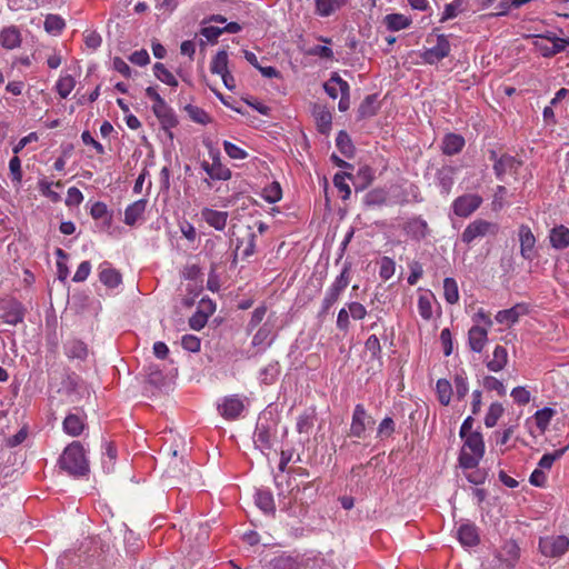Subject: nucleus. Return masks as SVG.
Masks as SVG:
<instances>
[{"label": "nucleus", "mask_w": 569, "mask_h": 569, "mask_svg": "<svg viewBox=\"0 0 569 569\" xmlns=\"http://www.w3.org/2000/svg\"><path fill=\"white\" fill-rule=\"evenodd\" d=\"M520 254L525 260L532 261L536 258V237L527 224H521L518 229Z\"/></svg>", "instance_id": "obj_15"}, {"label": "nucleus", "mask_w": 569, "mask_h": 569, "mask_svg": "<svg viewBox=\"0 0 569 569\" xmlns=\"http://www.w3.org/2000/svg\"><path fill=\"white\" fill-rule=\"evenodd\" d=\"M44 30L51 34L60 33L66 27L64 20L58 14H48L44 19Z\"/></svg>", "instance_id": "obj_60"}, {"label": "nucleus", "mask_w": 569, "mask_h": 569, "mask_svg": "<svg viewBox=\"0 0 569 569\" xmlns=\"http://www.w3.org/2000/svg\"><path fill=\"white\" fill-rule=\"evenodd\" d=\"M501 552L509 569H513L520 558L518 543L513 539L507 540L502 546Z\"/></svg>", "instance_id": "obj_41"}, {"label": "nucleus", "mask_w": 569, "mask_h": 569, "mask_svg": "<svg viewBox=\"0 0 569 569\" xmlns=\"http://www.w3.org/2000/svg\"><path fill=\"white\" fill-rule=\"evenodd\" d=\"M549 241L553 249L563 250L569 247V228L563 224L555 226L549 232Z\"/></svg>", "instance_id": "obj_32"}, {"label": "nucleus", "mask_w": 569, "mask_h": 569, "mask_svg": "<svg viewBox=\"0 0 569 569\" xmlns=\"http://www.w3.org/2000/svg\"><path fill=\"white\" fill-rule=\"evenodd\" d=\"M468 10L467 0H453L450 3L445 6L442 16L440 18V22H446L448 20L455 19L459 13H462Z\"/></svg>", "instance_id": "obj_42"}, {"label": "nucleus", "mask_w": 569, "mask_h": 569, "mask_svg": "<svg viewBox=\"0 0 569 569\" xmlns=\"http://www.w3.org/2000/svg\"><path fill=\"white\" fill-rule=\"evenodd\" d=\"M488 341V329L472 326L468 331V345L471 351L480 353Z\"/></svg>", "instance_id": "obj_22"}, {"label": "nucleus", "mask_w": 569, "mask_h": 569, "mask_svg": "<svg viewBox=\"0 0 569 569\" xmlns=\"http://www.w3.org/2000/svg\"><path fill=\"white\" fill-rule=\"evenodd\" d=\"M375 179V170L368 166H361L356 173L349 172V180L351 181L355 191H363L367 189Z\"/></svg>", "instance_id": "obj_18"}, {"label": "nucleus", "mask_w": 569, "mask_h": 569, "mask_svg": "<svg viewBox=\"0 0 569 569\" xmlns=\"http://www.w3.org/2000/svg\"><path fill=\"white\" fill-rule=\"evenodd\" d=\"M422 200L423 198L421 197L419 187L415 183H409V186L402 190L401 198L397 202L403 206L410 201L419 203L422 202Z\"/></svg>", "instance_id": "obj_52"}, {"label": "nucleus", "mask_w": 569, "mask_h": 569, "mask_svg": "<svg viewBox=\"0 0 569 569\" xmlns=\"http://www.w3.org/2000/svg\"><path fill=\"white\" fill-rule=\"evenodd\" d=\"M277 432L278 422L272 417V413H261L258 417L252 436L254 448L260 450L261 453H263L264 456H267L269 451L273 448V443L277 438Z\"/></svg>", "instance_id": "obj_3"}, {"label": "nucleus", "mask_w": 569, "mask_h": 569, "mask_svg": "<svg viewBox=\"0 0 569 569\" xmlns=\"http://www.w3.org/2000/svg\"><path fill=\"white\" fill-rule=\"evenodd\" d=\"M438 400L442 406H448L452 396V386L449 380L441 378L436 383Z\"/></svg>", "instance_id": "obj_47"}, {"label": "nucleus", "mask_w": 569, "mask_h": 569, "mask_svg": "<svg viewBox=\"0 0 569 569\" xmlns=\"http://www.w3.org/2000/svg\"><path fill=\"white\" fill-rule=\"evenodd\" d=\"M271 335H272V325L264 322L254 333L251 345L253 347H259V346L263 345L269 339V341L267 342V346L263 348V350H264L267 347H270L274 340V336L271 337Z\"/></svg>", "instance_id": "obj_44"}, {"label": "nucleus", "mask_w": 569, "mask_h": 569, "mask_svg": "<svg viewBox=\"0 0 569 569\" xmlns=\"http://www.w3.org/2000/svg\"><path fill=\"white\" fill-rule=\"evenodd\" d=\"M282 197V190L279 182L273 181L262 190V198L269 203L278 202Z\"/></svg>", "instance_id": "obj_63"}, {"label": "nucleus", "mask_w": 569, "mask_h": 569, "mask_svg": "<svg viewBox=\"0 0 569 569\" xmlns=\"http://www.w3.org/2000/svg\"><path fill=\"white\" fill-rule=\"evenodd\" d=\"M555 415H556L555 409H552L550 407H543L542 409H539L535 412L533 418H535L538 429L541 432H545L547 430V428Z\"/></svg>", "instance_id": "obj_48"}, {"label": "nucleus", "mask_w": 569, "mask_h": 569, "mask_svg": "<svg viewBox=\"0 0 569 569\" xmlns=\"http://www.w3.org/2000/svg\"><path fill=\"white\" fill-rule=\"evenodd\" d=\"M395 270L396 263L392 258L385 256L380 259L379 276L382 280H389L395 274Z\"/></svg>", "instance_id": "obj_64"}, {"label": "nucleus", "mask_w": 569, "mask_h": 569, "mask_svg": "<svg viewBox=\"0 0 569 569\" xmlns=\"http://www.w3.org/2000/svg\"><path fill=\"white\" fill-rule=\"evenodd\" d=\"M351 267L352 264L350 261H346L343 263L340 274L336 277L335 281L327 290V293L335 297L336 299H339L340 295L350 283Z\"/></svg>", "instance_id": "obj_20"}, {"label": "nucleus", "mask_w": 569, "mask_h": 569, "mask_svg": "<svg viewBox=\"0 0 569 569\" xmlns=\"http://www.w3.org/2000/svg\"><path fill=\"white\" fill-rule=\"evenodd\" d=\"M379 109L378 93L368 94L358 107L357 119L363 120L371 118L378 113Z\"/></svg>", "instance_id": "obj_31"}, {"label": "nucleus", "mask_w": 569, "mask_h": 569, "mask_svg": "<svg viewBox=\"0 0 569 569\" xmlns=\"http://www.w3.org/2000/svg\"><path fill=\"white\" fill-rule=\"evenodd\" d=\"M99 280L108 288L114 289L122 282L121 273L104 261L100 264Z\"/></svg>", "instance_id": "obj_29"}, {"label": "nucleus", "mask_w": 569, "mask_h": 569, "mask_svg": "<svg viewBox=\"0 0 569 569\" xmlns=\"http://www.w3.org/2000/svg\"><path fill=\"white\" fill-rule=\"evenodd\" d=\"M375 419L367 411L362 403H357L353 408L349 436L358 439L366 437V431L372 429Z\"/></svg>", "instance_id": "obj_4"}, {"label": "nucleus", "mask_w": 569, "mask_h": 569, "mask_svg": "<svg viewBox=\"0 0 569 569\" xmlns=\"http://www.w3.org/2000/svg\"><path fill=\"white\" fill-rule=\"evenodd\" d=\"M521 166L522 160L509 153H502L500 154L499 160H497V163L492 164V169L496 178L503 181L507 173L517 176Z\"/></svg>", "instance_id": "obj_12"}, {"label": "nucleus", "mask_w": 569, "mask_h": 569, "mask_svg": "<svg viewBox=\"0 0 569 569\" xmlns=\"http://www.w3.org/2000/svg\"><path fill=\"white\" fill-rule=\"evenodd\" d=\"M450 42L446 34L437 36V43L421 53L422 60L428 64H436L450 54Z\"/></svg>", "instance_id": "obj_10"}, {"label": "nucleus", "mask_w": 569, "mask_h": 569, "mask_svg": "<svg viewBox=\"0 0 569 569\" xmlns=\"http://www.w3.org/2000/svg\"><path fill=\"white\" fill-rule=\"evenodd\" d=\"M228 217L227 211H218L207 207L201 210L202 220L217 231H222L226 228Z\"/></svg>", "instance_id": "obj_24"}, {"label": "nucleus", "mask_w": 569, "mask_h": 569, "mask_svg": "<svg viewBox=\"0 0 569 569\" xmlns=\"http://www.w3.org/2000/svg\"><path fill=\"white\" fill-rule=\"evenodd\" d=\"M538 37L552 42V46H549L540 41H535V48L543 58L555 57L556 54L563 52L566 47L569 46V38H559L551 32Z\"/></svg>", "instance_id": "obj_11"}, {"label": "nucleus", "mask_w": 569, "mask_h": 569, "mask_svg": "<svg viewBox=\"0 0 569 569\" xmlns=\"http://www.w3.org/2000/svg\"><path fill=\"white\" fill-rule=\"evenodd\" d=\"M457 169L452 166H442L436 172V181L440 188V192L448 196L455 183V174Z\"/></svg>", "instance_id": "obj_21"}, {"label": "nucleus", "mask_w": 569, "mask_h": 569, "mask_svg": "<svg viewBox=\"0 0 569 569\" xmlns=\"http://www.w3.org/2000/svg\"><path fill=\"white\" fill-rule=\"evenodd\" d=\"M348 3V0H315V13L329 17Z\"/></svg>", "instance_id": "obj_34"}, {"label": "nucleus", "mask_w": 569, "mask_h": 569, "mask_svg": "<svg viewBox=\"0 0 569 569\" xmlns=\"http://www.w3.org/2000/svg\"><path fill=\"white\" fill-rule=\"evenodd\" d=\"M90 214L94 220L104 219V226L110 227L112 222V214L109 213L108 207L102 201H96L90 208Z\"/></svg>", "instance_id": "obj_49"}, {"label": "nucleus", "mask_w": 569, "mask_h": 569, "mask_svg": "<svg viewBox=\"0 0 569 569\" xmlns=\"http://www.w3.org/2000/svg\"><path fill=\"white\" fill-rule=\"evenodd\" d=\"M64 355L70 360H86L88 357V346L80 339H70L63 345Z\"/></svg>", "instance_id": "obj_30"}, {"label": "nucleus", "mask_w": 569, "mask_h": 569, "mask_svg": "<svg viewBox=\"0 0 569 569\" xmlns=\"http://www.w3.org/2000/svg\"><path fill=\"white\" fill-rule=\"evenodd\" d=\"M153 73L154 77L160 80L161 82L170 86V87H177L178 80L174 78V76L166 68V66L161 62H157L153 64Z\"/></svg>", "instance_id": "obj_53"}, {"label": "nucleus", "mask_w": 569, "mask_h": 569, "mask_svg": "<svg viewBox=\"0 0 569 569\" xmlns=\"http://www.w3.org/2000/svg\"><path fill=\"white\" fill-rule=\"evenodd\" d=\"M463 439V446L459 452L458 463L463 470L478 467L485 456L486 446L480 431L469 432Z\"/></svg>", "instance_id": "obj_2"}, {"label": "nucleus", "mask_w": 569, "mask_h": 569, "mask_svg": "<svg viewBox=\"0 0 569 569\" xmlns=\"http://www.w3.org/2000/svg\"><path fill=\"white\" fill-rule=\"evenodd\" d=\"M336 147L348 159H352L356 156V147L352 142L351 137L346 130H340L336 137Z\"/></svg>", "instance_id": "obj_38"}, {"label": "nucleus", "mask_w": 569, "mask_h": 569, "mask_svg": "<svg viewBox=\"0 0 569 569\" xmlns=\"http://www.w3.org/2000/svg\"><path fill=\"white\" fill-rule=\"evenodd\" d=\"M457 538L463 547L472 548L480 543L478 527L472 522L461 523L457 530Z\"/></svg>", "instance_id": "obj_17"}, {"label": "nucleus", "mask_w": 569, "mask_h": 569, "mask_svg": "<svg viewBox=\"0 0 569 569\" xmlns=\"http://www.w3.org/2000/svg\"><path fill=\"white\" fill-rule=\"evenodd\" d=\"M0 44L9 50L16 49L21 44V34L16 26L3 28L0 31Z\"/></svg>", "instance_id": "obj_35"}, {"label": "nucleus", "mask_w": 569, "mask_h": 569, "mask_svg": "<svg viewBox=\"0 0 569 569\" xmlns=\"http://www.w3.org/2000/svg\"><path fill=\"white\" fill-rule=\"evenodd\" d=\"M396 431V422L391 417H385L377 428V438H390Z\"/></svg>", "instance_id": "obj_62"}, {"label": "nucleus", "mask_w": 569, "mask_h": 569, "mask_svg": "<svg viewBox=\"0 0 569 569\" xmlns=\"http://www.w3.org/2000/svg\"><path fill=\"white\" fill-rule=\"evenodd\" d=\"M503 407L500 402H492L486 413V417H485V426L487 428H493L498 420L500 419V417L503 415Z\"/></svg>", "instance_id": "obj_56"}, {"label": "nucleus", "mask_w": 569, "mask_h": 569, "mask_svg": "<svg viewBox=\"0 0 569 569\" xmlns=\"http://www.w3.org/2000/svg\"><path fill=\"white\" fill-rule=\"evenodd\" d=\"M529 311L530 309L528 303L519 302L509 309L498 311L496 315V321L498 323L513 326L516 322H518L521 316L528 315Z\"/></svg>", "instance_id": "obj_16"}, {"label": "nucleus", "mask_w": 569, "mask_h": 569, "mask_svg": "<svg viewBox=\"0 0 569 569\" xmlns=\"http://www.w3.org/2000/svg\"><path fill=\"white\" fill-rule=\"evenodd\" d=\"M388 192L382 188H376L366 193L363 204L367 207H380L387 203Z\"/></svg>", "instance_id": "obj_45"}, {"label": "nucleus", "mask_w": 569, "mask_h": 569, "mask_svg": "<svg viewBox=\"0 0 569 569\" xmlns=\"http://www.w3.org/2000/svg\"><path fill=\"white\" fill-rule=\"evenodd\" d=\"M342 82L347 81L343 80L337 72H333L330 79L327 82H325L323 89L330 98L337 99L338 92H341Z\"/></svg>", "instance_id": "obj_58"}, {"label": "nucleus", "mask_w": 569, "mask_h": 569, "mask_svg": "<svg viewBox=\"0 0 569 569\" xmlns=\"http://www.w3.org/2000/svg\"><path fill=\"white\" fill-rule=\"evenodd\" d=\"M507 362L508 351L503 346L498 345L493 350L492 359L487 361L486 366L488 370L499 372L507 366Z\"/></svg>", "instance_id": "obj_39"}, {"label": "nucleus", "mask_w": 569, "mask_h": 569, "mask_svg": "<svg viewBox=\"0 0 569 569\" xmlns=\"http://www.w3.org/2000/svg\"><path fill=\"white\" fill-rule=\"evenodd\" d=\"M316 124L319 133L328 136L332 127V116L328 110H321L316 114Z\"/></svg>", "instance_id": "obj_55"}, {"label": "nucleus", "mask_w": 569, "mask_h": 569, "mask_svg": "<svg viewBox=\"0 0 569 569\" xmlns=\"http://www.w3.org/2000/svg\"><path fill=\"white\" fill-rule=\"evenodd\" d=\"M152 112L159 120L161 129L164 131L168 139L172 142L174 139L172 129L179 124L176 112L170 106H168V103H164L159 108H152Z\"/></svg>", "instance_id": "obj_9"}, {"label": "nucleus", "mask_w": 569, "mask_h": 569, "mask_svg": "<svg viewBox=\"0 0 569 569\" xmlns=\"http://www.w3.org/2000/svg\"><path fill=\"white\" fill-rule=\"evenodd\" d=\"M281 367L279 361H271L268 366L260 369L259 381L261 385L271 386L273 385L280 375Z\"/></svg>", "instance_id": "obj_40"}, {"label": "nucleus", "mask_w": 569, "mask_h": 569, "mask_svg": "<svg viewBox=\"0 0 569 569\" xmlns=\"http://www.w3.org/2000/svg\"><path fill=\"white\" fill-rule=\"evenodd\" d=\"M347 179H349L348 171H339L333 177V184L342 193V200H347L351 194L350 186L346 182Z\"/></svg>", "instance_id": "obj_57"}, {"label": "nucleus", "mask_w": 569, "mask_h": 569, "mask_svg": "<svg viewBox=\"0 0 569 569\" xmlns=\"http://www.w3.org/2000/svg\"><path fill=\"white\" fill-rule=\"evenodd\" d=\"M483 199L478 193H465L457 197L451 203L452 212L460 218H468L482 204Z\"/></svg>", "instance_id": "obj_7"}, {"label": "nucleus", "mask_w": 569, "mask_h": 569, "mask_svg": "<svg viewBox=\"0 0 569 569\" xmlns=\"http://www.w3.org/2000/svg\"><path fill=\"white\" fill-rule=\"evenodd\" d=\"M366 351L370 352L371 360L379 361L382 365V347L380 339L376 335H370L365 341Z\"/></svg>", "instance_id": "obj_50"}, {"label": "nucleus", "mask_w": 569, "mask_h": 569, "mask_svg": "<svg viewBox=\"0 0 569 569\" xmlns=\"http://www.w3.org/2000/svg\"><path fill=\"white\" fill-rule=\"evenodd\" d=\"M256 506L266 515L276 513L273 495L268 488H259L254 493Z\"/></svg>", "instance_id": "obj_26"}, {"label": "nucleus", "mask_w": 569, "mask_h": 569, "mask_svg": "<svg viewBox=\"0 0 569 569\" xmlns=\"http://www.w3.org/2000/svg\"><path fill=\"white\" fill-rule=\"evenodd\" d=\"M200 167L212 180L227 181L232 176L231 170L222 164L221 161H212V163H209L203 160L200 162Z\"/></svg>", "instance_id": "obj_25"}, {"label": "nucleus", "mask_w": 569, "mask_h": 569, "mask_svg": "<svg viewBox=\"0 0 569 569\" xmlns=\"http://www.w3.org/2000/svg\"><path fill=\"white\" fill-rule=\"evenodd\" d=\"M0 310L2 311V320L6 323L12 326L21 323L24 319L27 311L24 306L16 299H10L8 301L2 302V305L0 306Z\"/></svg>", "instance_id": "obj_13"}, {"label": "nucleus", "mask_w": 569, "mask_h": 569, "mask_svg": "<svg viewBox=\"0 0 569 569\" xmlns=\"http://www.w3.org/2000/svg\"><path fill=\"white\" fill-rule=\"evenodd\" d=\"M183 110L187 112L188 117L196 123L206 126L212 122V118L209 116V113L198 106L188 103L183 107Z\"/></svg>", "instance_id": "obj_43"}, {"label": "nucleus", "mask_w": 569, "mask_h": 569, "mask_svg": "<svg viewBox=\"0 0 569 569\" xmlns=\"http://www.w3.org/2000/svg\"><path fill=\"white\" fill-rule=\"evenodd\" d=\"M456 397L458 400L465 399L469 391L468 378L465 370L457 372L453 378Z\"/></svg>", "instance_id": "obj_59"}, {"label": "nucleus", "mask_w": 569, "mask_h": 569, "mask_svg": "<svg viewBox=\"0 0 569 569\" xmlns=\"http://www.w3.org/2000/svg\"><path fill=\"white\" fill-rule=\"evenodd\" d=\"M148 200L139 199L131 204H129L124 210V219L123 222L127 226H134L136 222L142 217L146 211Z\"/></svg>", "instance_id": "obj_33"}, {"label": "nucleus", "mask_w": 569, "mask_h": 569, "mask_svg": "<svg viewBox=\"0 0 569 569\" xmlns=\"http://www.w3.org/2000/svg\"><path fill=\"white\" fill-rule=\"evenodd\" d=\"M405 233L415 241H421L430 234L428 222L421 216L409 218L402 227Z\"/></svg>", "instance_id": "obj_14"}, {"label": "nucleus", "mask_w": 569, "mask_h": 569, "mask_svg": "<svg viewBox=\"0 0 569 569\" xmlns=\"http://www.w3.org/2000/svg\"><path fill=\"white\" fill-rule=\"evenodd\" d=\"M383 23L389 31L397 32L409 28L412 20L402 13H389L383 18Z\"/></svg>", "instance_id": "obj_37"}, {"label": "nucleus", "mask_w": 569, "mask_h": 569, "mask_svg": "<svg viewBox=\"0 0 569 569\" xmlns=\"http://www.w3.org/2000/svg\"><path fill=\"white\" fill-rule=\"evenodd\" d=\"M318 488L315 487L313 482H307L302 490L298 486L291 488L290 493L293 496L296 501H300L302 506H308L313 501V498L317 496Z\"/></svg>", "instance_id": "obj_36"}, {"label": "nucleus", "mask_w": 569, "mask_h": 569, "mask_svg": "<svg viewBox=\"0 0 569 569\" xmlns=\"http://www.w3.org/2000/svg\"><path fill=\"white\" fill-rule=\"evenodd\" d=\"M569 549V538L559 536L541 537L539 539V550L545 557L560 558Z\"/></svg>", "instance_id": "obj_6"}, {"label": "nucleus", "mask_w": 569, "mask_h": 569, "mask_svg": "<svg viewBox=\"0 0 569 569\" xmlns=\"http://www.w3.org/2000/svg\"><path fill=\"white\" fill-rule=\"evenodd\" d=\"M271 569H305V560L301 556H292L287 552L272 558L269 562Z\"/></svg>", "instance_id": "obj_19"}, {"label": "nucleus", "mask_w": 569, "mask_h": 569, "mask_svg": "<svg viewBox=\"0 0 569 569\" xmlns=\"http://www.w3.org/2000/svg\"><path fill=\"white\" fill-rule=\"evenodd\" d=\"M86 428V415L68 413L62 422L63 431L70 437H79Z\"/></svg>", "instance_id": "obj_23"}, {"label": "nucleus", "mask_w": 569, "mask_h": 569, "mask_svg": "<svg viewBox=\"0 0 569 569\" xmlns=\"http://www.w3.org/2000/svg\"><path fill=\"white\" fill-rule=\"evenodd\" d=\"M246 398L240 395H230L222 397L217 405L219 415L229 421L237 420L246 409Z\"/></svg>", "instance_id": "obj_5"}, {"label": "nucleus", "mask_w": 569, "mask_h": 569, "mask_svg": "<svg viewBox=\"0 0 569 569\" xmlns=\"http://www.w3.org/2000/svg\"><path fill=\"white\" fill-rule=\"evenodd\" d=\"M316 420L317 412L315 407L306 409L301 415L298 416L296 429L298 433L306 435V440H309V435L315 426Z\"/></svg>", "instance_id": "obj_27"}, {"label": "nucleus", "mask_w": 569, "mask_h": 569, "mask_svg": "<svg viewBox=\"0 0 569 569\" xmlns=\"http://www.w3.org/2000/svg\"><path fill=\"white\" fill-rule=\"evenodd\" d=\"M74 86H76L74 78L70 74H67V76H61L58 79V81L56 83V89H57V92L59 93V96L61 98L66 99L73 90Z\"/></svg>", "instance_id": "obj_61"}, {"label": "nucleus", "mask_w": 569, "mask_h": 569, "mask_svg": "<svg viewBox=\"0 0 569 569\" xmlns=\"http://www.w3.org/2000/svg\"><path fill=\"white\" fill-rule=\"evenodd\" d=\"M58 465L61 470L73 478L87 477L90 472L89 460L80 441H72L64 448Z\"/></svg>", "instance_id": "obj_1"}, {"label": "nucleus", "mask_w": 569, "mask_h": 569, "mask_svg": "<svg viewBox=\"0 0 569 569\" xmlns=\"http://www.w3.org/2000/svg\"><path fill=\"white\" fill-rule=\"evenodd\" d=\"M498 230L497 224L483 219H477L470 222L461 233L462 242L469 244L479 237H485L488 233H496Z\"/></svg>", "instance_id": "obj_8"}, {"label": "nucleus", "mask_w": 569, "mask_h": 569, "mask_svg": "<svg viewBox=\"0 0 569 569\" xmlns=\"http://www.w3.org/2000/svg\"><path fill=\"white\" fill-rule=\"evenodd\" d=\"M443 296L445 300L450 303L455 305L459 300V290L457 281L453 278L447 277L443 280Z\"/></svg>", "instance_id": "obj_54"}, {"label": "nucleus", "mask_w": 569, "mask_h": 569, "mask_svg": "<svg viewBox=\"0 0 569 569\" xmlns=\"http://www.w3.org/2000/svg\"><path fill=\"white\" fill-rule=\"evenodd\" d=\"M210 71L213 74H221L228 72V52L226 50H219L212 58L210 63Z\"/></svg>", "instance_id": "obj_51"}, {"label": "nucleus", "mask_w": 569, "mask_h": 569, "mask_svg": "<svg viewBox=\"0 0 569 569\" xmlns=\"http://www.w3.org/2000/svg\"><path fill=\"white\" fill-rule=\"evenodd\" d=\"M482 569H509L501 551L495 549L491 555L481 561Z\"/></svg>", "instance_id": "obj_46"}, {"label": "nucleus", "mask_w": 569, "mask_h": 569, "mask_svg": "<svg viewBox=\"0 0 569 569\" xmlns=\"http://www.w3.org/2000/svg\"><path fill=\"white\" fill-rule=\"evenodd\" d=\"M466 141L461 134L447 133L442 138L441 151L446 156L458 154L465 147Z\"/></svg>", "instance_id": "obj_28"}]
</instances>
